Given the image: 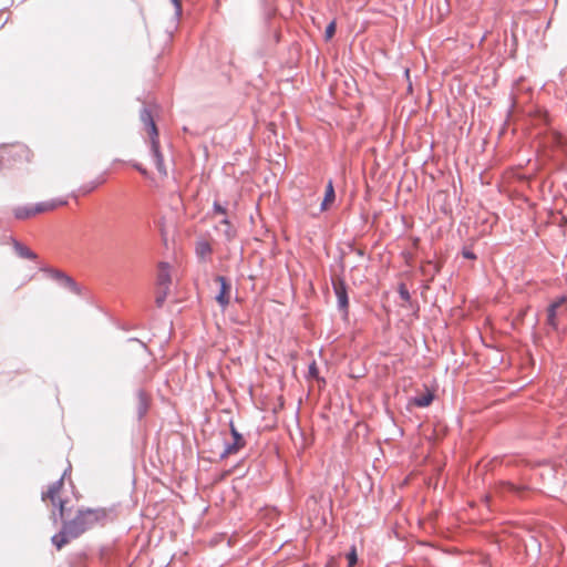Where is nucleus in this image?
Segmentation results:
<instances>
[{
    "label": "nucleus",
    "mask_w": 567,
    "mask_h": 567,
    "mask_svg": "<svg viewBox=\"0 0 567 567\" xmlns=\"http://www.w3.org/2000/svg\"><path fill=\"white\" fill-rule=\"evenodd\" d=\"M112 513H114L112 508L105 507L81 508L76 512L74 518L63 522L61 530L51 537V542L56 549H61L70 540L80 537L86 530L95 526H104L112 520Z\"/></svg>",
    "instance_id": "obj_1"
},
{
    "label": "nucleus",
    "mask_w": 567,
    "mask_h": 567,
    "mask_svg": "<svg viewBox=\"0 0 567 567\" xmlns=\"http://www.w3.org/2000/svg\"><path fill=\"white\" fill-rule=\"evenodd\" d=\"M40 271L45 272L58 285H60L63 288L69 289L74 295H78V296L82 295L81 286L66 272H64L60 269L51 268L49 266L40 267Z\"/></svg>",
    "instance_id": "obj_2"
},
{
    "label": "nucleus",
    "mask_w": 567,
    "mask_h": 567,
    "mask_svg": "<svg viewBox=\"0 0 567 567\" xmlns=\"http://www.w3.org/2000/svg\"><path fill=\"white\" fill-rule=\"evenodd\" d=\"M332 288L337 297V307L342 315L343 320H348L349 317V296L348 287L342 278L332 280Z\"/></svg>",
    "instance_id": "obj_3"
},
{
    "label": "nucleus",
    "mask_w": 567,
    "mask_h": 567,
    "mask_svg": "<svg viewBox=\"0 0 567 567\" xmlns=\"http://www.w3.org/2000/svg\"><path fill=\"white\" fill-rule=\"evenodd\" d=\"M229 426H230V434H231L234 441L231 443L225 444V449H224L223 453L220 454L221 458H225L228 455L237 453L240 449H243L246 445V441H245L244 436L241 435V433H239L237 431V429L235 427L233 422H230Z\"/></svg>",
    "instance_id": "obj_4"
},
{
    "label": "nucleus",
    "mask_w": 567,
    "mask_h": 567,
    "mask_svg": "<svg viewBox=\"0 0 567 567\" xmlns=\"http://www.w3.org/2000/svg\"><path fill=\"white\" fill-rule=\"evenodd\" d=\"M150 148H151V155L153 157V161H154V164H155V167H156L157 172L161 175L165 176L167 174V171H166V167H165V164H164L163 154H162V152L159 150V140H158V137L150 140Z\"/></svg>",
    "instance_id": "obj_5"
},
{
    "label": "nucleus",
    "mask_w": 567,
    "mask_h": 567,
    "mask_svg": "<svg viewBox=\"0 0 567 567\" xmlns=\"http://www.w3.org/2000/svg\"><path fill=\"white\" fill-rule=\"evenodd\" d=\"M215 280L219 284V292L216 296V301L221 306L226 307L229 305V291L231 289V285L229 280L224 276H216Z\"/></svg>",
    "instance_id": "obj_6"
},
{
    "label": "nucleus",
    "mask_w": 567,
    "mask_h": 567,
    "mask_svg": "<svg viewBox=\"0 0 567 567\" xmlns=\"http://www.w3.org/2000/svg\"><path fill=\"white\" fill-rule=\"evenodd\" d=\"M141 122L145 125L150 134V140L158 137L157 126L154 122L152 111L144 106L140 113Z\"/></svg>",
    "instance_id": "obj_7"
},
{
    "label": "nucleus",
    "mask_w": 567,
    "mask_h": 567,
    "mask_svg": "<svg viewBox=\"0 0 567 567\" xmlns=\"http://www.w3.org/2000/svg\"><path fill=\"white\" fill-rule=\"evenodd\" d=\"M434 398V392L426 388L424 393L411 398L409 400V404H412L417 408H426L432 404Z\"/></svg>",
    "instance_id": "obj_8"
},
{
    "label": "nucleus",
    "mask_w": 567,
    "mask_h": 567,
    "mask_svg": "<svg viewBox=\"0 0 567 567\" xmlns=\"http://www.w3.org/2000/svg\"><path fill=\"white\" fill-rule=\"evenodd\" d=\"M158 288H167L171 286V272L169 265L165 261L159 262L158 274L156 279Z\"/></svg>",
    "instance_id": "obj_9"
},
{
    "label": "nucleus",
    "mask_w": 567,
    "mask_h": 567,
    "mask_svg": "<svg viewBox=\"0 0 567 567\" xmlns=\"http://www.w3.org/2000/svg\"><path fill=\"white\" fill-rule=\"evenodd\" d=\"M12 247L16 254L22 259L35 260L38 255L32 251L29 247L17 240L16 238H11Z\"/></svg>",
    "instance_id": "obj_10"
},
{
    "label": "nucleus",
    "mask_w": 567,
    "mask_h": 567,
    "mask_svg": "<svg viewBox=\"0 0 567 567\" xmlns=\"http://www.w3.org/2000/svg\"><path fill=\"white\" fill-rule=\"evenodd\" d=\"M63 478H64V475H62L59 480H56L55 482H53L50 486H49V489L47 492H42V501H45L47 498H49L53 505H55V499L59 498L58 495L63 486Z\"/></svg>",
    "instance_id": "obj_11"
},
{
    "label": "nucleus",
    "mask_w": 567,
    "mask_h": 567,
    "mask_svg": "<svg viewBox=\"0 0 567 567\" xmlns=\"http://www.w3.org/2000/svg\"><path fill=\"white\" fill-rule=\"evenodd\" d=\"M66 204V200L64 199H51L47 202H40L33 205V212L37 214L53 210L59 206H63Z\"/></svg>",
    "instance_id": "obj_12"
},
{
    "label": "nucleus",
    "mask_w": 567,
    "mask_h": 567,
    "mask_svg": "<svg viewBox=\"0 0 567 567\" xmlns=\"http://www.w3.org/2000/svg\"><path fill=\"white\" fill-rule=\"evenodd\" d=\"M336 199V192L333 187L332 179H329L326 186L324 197L320 205V210L324 212L328 208V205L333 203Z\"/></svg>",
    "instance_id": "obj_13"
},
{
    "label": "nucleus",
    "mask_w": 567,
    "mask_h": 567,
    "mask_svg": "<svg viewBox=\"0 0 567 567\" xmlns=\"http://www.w3.org/2000/svg\"><path fill=\"white\" fill-rule=\"evenodd\" d=\"M14 217L17 219H27L35 215L33 212V205L18 206L13 209Z\"/></svg>",
    "instance_id": "obj_14"
},
{
    "label": "nucleus",
    "mask_w": 567,
    "mask_h": 567,
    "mask_svg": "<svg viewBox=\"0 0 567 567\" xmlns=\"http://www.w3.org/2000/svg\"><path fill=\"white\" fill-rule=\"evenodd\" d=\"M196 255L200 259H205L213 252V248L207 240H199L196 243Z\"/></svg>",
    "instance_id": "obj_15"
},
{
    "label": "nucleus",
    "mask_w": 567,
    "mask_h": 567,
    "mask_svg": "<svg viewBox=\"0 0 567 567\" xmlns=\"http://www.w3.org/2000/svg\"><path fill=\"white\" fill-rule=\"evenodd\" d=\"M65 501L61 498L55 499V507L58 508V513H52V522L53 524H56L59 519L64 520L65 516Z\"/></svg>",
    "instance_id": "obj_16"
},
{
    "label": "nucleus",
    "mask_w": 567,
    "mask_h": 567,
    "mask_svg": "<svg viewBox=\"0 0 567 567\" xmlns=\"http://www.w3.org/2000/svg\"><path fill=\"white\" fill-rule=\"evenodd\" d=\"M547 324L553 329H558L557 322V305H549L547 308Z\"/></svg>",
    "instance_id": "obj_17"
},
{
    "label": "nucleus",
    "mask_w": 567,
    "mask_h": 567,
    "mask_svg": "<svg viewBox=\"0 0 567 567\" xmlns=\"http://www.w3.org/2000/svg\"><path fill=\"white\" fill-rule=\"evenodd\" d=\"M220 224L225 226V230H224V236L225 238L230 241L235 238L236 236V231L235 229L231 227V224L229 221V219L227 217L223 218L220 220Z\"/></svg>",
    "instance_id": "obj_18"
},
{
    "label": "nucleus",
    "mask_w": 567,
    "mask_h": 567,
    "mask_svg": "<svg viewBox=\"0 0 567 567\" xmlns=\"http://www.w3.org/2000/svg\"><path fill=\"white\" fill-rule=\"evenodd\" d=\"M137 396H138V401H140L138 415L142 417L146 413V410H147L146 394L143 390H138Z\"/></svg>",
    "instance_id": "obj_19"
},
{
    "label": "nucleus",
    "mask_w": 567,
    "mask_h": 567,
    "mask_svg": "<svg viewBox=\"0 0 567 567\" xmlns=\"http://www.w3.org/2000/svg\"><path fill=\"white\" fill-rule=\"evenodd\" d=\"M168 291H169V289H167V288H158V290L156 292V297H155V303L158 308H161L164 305V302L167 298Z\"/></svg>",
    "instance_id": "obj_20"
},
{
    "label": "nucleus",
    "mask_w": 567,
    "mask_h": 567,
    "mask_svg": "<svg viewBox=\"0 0 567 567\" xmlns=\"http://www.w3.org/2000/svg\"><path fill=\"white\" fill-rule=\"evenodd\" d=\"M398 292H399V296L402 300L406 301V302H410L411 300V295L405 286V284L401 282L398 287Z\"/></svg>",
    "instance_id": "obj_21"
},
{
    "label": "nucleus",
    "mask_w": 567,
    "mask_h": 567,
    "mask_svg": "<svg viewBox=\"0 0 567 567\" xmlns=\"http://www.w3.org/2000/svg\"><path fill=\"white\" fill-rule=\"evenodd\" d=\"M336 33V21H331L327 27L324 31V39L330 40Z\"/></svg>",
    "instance_id": "obj_22"
},
{
    "label": "nucleus",
    "mask_w": 567,
    "mask_h": 567,
    "mask_svg": "<svg viewBox=\"0 0 567 567\" xmlns=\"http://www.w3.org/2000/svg\"><path fill=\"white\" fill-rule=\"evenodd\" d=\"M97 186L99 182H90L89 184L81 186L80 192L85 195L94 190Z\"/></svg>",
    "instance_id": "obj_23"
},
{
    "label": "nucleus",
    "mask_w": 567,
    "mask_h": 567,
    "mask_svg": "<svg viewBox=\"0 0 567 567\" xmlns=\"http://www.w3.org/2000/svg\"><path fill=\"white\" fill-rule=\"evenodd\" d=\"M347 559H348L349 567H353L357 564L358 556H357L355 548H352L351 551L348 553Z\"/></svg>",
    "instance_id": "obj_24"
},
{
    "label": "nucleus",
    "mask_w": 567,
    "mask_h": 567,
    "mask_svg": "<svg viewBox=\"0 0 567 567\" xmlns=\"http://www.w3.org/2000/svg\"><path fill=\"white\" fill-rule=\"evenodd\" d=\"M213 210L217 214L226 215L227 209L225 206H223L219 202L215 200L213 204Z\"/></svg>",
    "instance_id": "obj_25"
},
{
    "label": "nucleus",
    "mask_w": 567,
    "mask_h": 567,
    "mask_svg": "<svg viewBox=\"0 0 567 567\" xmlns=\"http://www.w3.org/2000/svg\"><path fill=\"white\" fill-rule=\"evenodd\" d=\"M462 256L465 258V259H471V260H474L476 259V255L473 252V250H471L470 248H466L464 247L462 249Z\"/></svg>",
    "instance_id": "obj_26"
},
{
    "label": "nucleus",
    "mask_w": 567,
    "mask_h": 567,
    "mask_svg": "<svg viewBox=\"0 0 567 567\" xmlns=\"http://www.w3.org/2000/svg\"><path fill=\"white\" fill-rule=\"evenodd\" d=\"M308 373L312 378H317L318 377V367H317L315 361L311 364H309Z\"/></svg>",
    "instance_id": "obj_27"
},
{
    "label": "nucleus",
    "mask_w": 567,
    "mask_h": 567,
    "mask_svg": "<svg viewBox=\"0 0 567 567\" xmlns=\"http://www.w3.org/2000/svg\"><path fill=\"white\" fill-rule=\"evenodd\" d=\"M174 7H175V14L176 16H181L182 13V4H181V0H172Z\"/></svg>",
    "instance_id": "obj_28"
},
{
    "label": "nucleus",
    "mask_w": 567,
    "mask_h": 567,
    "mask_svg": "<svg viewBox=\"0 0 567 567\" xmlns=\"http://www.w3.org/2000/svg\"><path fill=\"white\" fill-rule=\"evenodd\" d=\"M566 297L565 296H560L558 297L556 300H554L553 302H550L549 305H557V309L566 301Z\"/></svg>",
    "instance_id": "obj_29"
},
{
    "label": "nucleus",
    "mask_w": 567,
    "mask_h": 567,
    "mask_svg": "<svg viewBox=\"0 0 567 567\" xmlns=\"http://www.w3.org/2000/svg\"><path fill=\"white\" fill-rule=\"evenodd\" d=\"M554 137H555L556 145L559 147H563L564 146L563 136L559 133H555Z\"/></svg>",
    "instance_id": "obj_30"
},
{
    "label": "nucleus",
    "mask_w": 567,
    "mask_h": 567,
    "mask_svg": "<svg viewBox=\"0 0 567 567\" xmlns=\"http://www.w3.org/2000/svg\"><path fill=\"white\" fill-rule=\"evenodd\" d=\"M133 167L138 171L142 175L146 176L147 175V171L146 168H144L141 164L138 163H134L133 164Z\"/></svg>",
    "instance_id": "obj_31"
},
{
    "label": "nucleus",
    "mask_w": 567,
    "mask_h": 567,
    "mask_svg": "<svg viewBox=\"0 0 567 567\" xmlns=\"http://www.w3.org/2000/svg\"><path fill=\"white\" fill-rule=\"evenodd\" d=\"M127 341H128V342H137V343H140L144 349H147L146 343H145V342H143L142 340L137 339V338H134V337H133V338H128V339H127Z\"/></svg>",
    "instance_id": "obj_32"
},
{
    "label": "nucleus",
    "mask_w": 567,
    "mask_h": 567,
    "mask_svg": "<svg viewBox=\"0 0 567 567\" xmlns=\"http://www.w3.org/2000/svg\"><path fill=\"white\" fill-rule=\"evenodd\" d=\"M507 486L511 488V491H514L515 489V486L511 483H507Z\"/></svg>",
    "instance_id": "obj_33"
},
{
    "label": "nucleus",
    "mask_w": 567,
    "mask_h": 567,
    "mask_svg": "<svg viewBox=\"0 0 567 567\" xmlns=\"http://www.w3.org/2000/svg\"><path fill=\"white\" fill-rule=\"evenodd\" d=\"M357 254H358L359 256H362V255H363V251H362L361 249H358V250H357Z\"/></svg>",
    "instance_id": "obj_34"
}]
</instances>
